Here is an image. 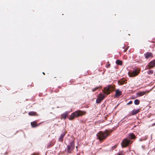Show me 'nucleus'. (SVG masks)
Listing matches in <instances>:
<instances>
[{
	"instance_id": "f257e3e1",
	"label": "nucleus",
	"mask_w": 155,
	"mask_h": 155,
	"mask_svg": "<svg viewBox=\"0 0 155 155\" xmlns=\"http://www.w3.org/2000/svg\"><path fill=\"white\" fill-rule=\"evenodd\" d=\"M85 114V112L84 111H82L81 110H77L71 114L70 116L69 119L70 120H72L75 118L82 116V115Z\"/></svg>"
},
{
	"instance_id": "f03ea898",
	"label": "nucleus",
	"mask_w": 155,
	"mask_h": 155,
	"mask_svg": "<svg viewBox=\"0 0 155 155\" xmlns=\"http://www.w3.org/2000/svg\"><path fill=\"white\" fill-rule=\"evenodd\" d=\"M108 132H100L97 134V136L98 139L100 140H101L106 138L108 136Z\"/></svg>"
},
{
	"instance_id": "7ed1b4c3",
	"label": "nucleus",
	"mask_w": 155,
	"mask_h": 155,
	"mask_svg": "<svg viewBox=\"0 0 155 155\" xmlns=\"http://www.w3.org/2000/svg\"><path fill=\"white\" fill-rule=\"evenodd\" d=\"M74 148V143L73 141L70 142V144L67 147L66 150L68 153H71Z\"/></svg>"
},
{
	"instance_id": "20e7f679",
	"label": "nucleus",
	"mask_w": 155,
	"mask_h": 155,
	"mask_svg": "<svg viewBox=\"0 0 155 155\" xmlns=\"http://www.w3.org/2000/svg\"><path fill=\"white\" fill-rule=\"evenodd\" d=\"M113 90V88L111 85H109L104 88L103 92L104 94L108 95L110 94V91Z\"/></svg>"
},
{
	"instance_id": "39448f33",
	"label": "nucleus",
	"mask_w": 155,
	"mask_h": 155,
	"mask_svg": "<svg viewBox=\"0 0 155 155\" xmlns=\"http://www.w3.org/2000/svg\"><path fill=\"white\" fill-rule=\"evenodd\" d=\"M130 140H129L124 139L122 142V147H126L130 143Z\"/></svg>"
},
{
	"instance_id": "423d86ee",
	"label": "nucleus",
	"mask_w": 155,
	"mask_h": 155,
	"mask_svg": "<svg viewBox=\"0 0 155 155\" xmlns=\"http://www.w3.org/2000/svg\"><path fill=\"white\" fill-rule=\"evenodd\" d=\"M105 96L100 94L99 96H98L96 100L97 103H100L104 99L105 97Z\"/></svg>"
},
{
	"instance_id": "0eeeda50",
	"label": "nucleus",
	"mask_w": 155,
	"mask_h": 155,
	"mask_svg": "<svg viewBox=\"0 0 155 155\" xmlns=\"http://www.w3.org/2000/svg\"><path fill=\"white\" fill-rule=\"evenodd\" d=\"M139 73L137 71H134L131 73H129L128 74L130 77H134L137 76Z\"/></svg>"
},
{
	"instance_id": "6e6552de",
	"label": "nucleus",
	"mask_w": 155,
	"mask_h": 155,
	"mask_svg": "<svg viewBox=\"0 0 155 155\" xmlns=\"http://www.w3.org/2000/svg\"><path fill=\"white\" fill-rule=\"evenodd\" d=\"M150 91H142V92H138L137 93V97H139L142 96L143 95L146 93H148Z\"/></svg>"
},
{
	"instance_id": "1a4fd4ad",
	"label": "nucleus",
	"mask_w": 155,
	"mask_h": 155,
	"mask_svg": "<svg viewBox=\"0 0 155 155\" xmlns=\"http://www.w3.org/2000/svg\"><path fill=\"white\" fill-rule=\"evenodd\" d=\"M155 66V59L150 62L149 64V69L152 68Z\"/></svg>"
},
{
	"instance_id": "9d476101",
	"label": "nucleus",
	"mask_w": 155,
	"mask_h": 155,
	"mask_svg": "<svg viewBox=\"0 0 155 155\" xmlns=\"http://www.w3.org/2000/svg\"><path fill=\"white\" fill-rule=\"evenodd\" d=\"M122 91H120L119 90H117L116 91L114 97L116 98L122 95Z\"/></svg>"
},
{
	"instance_id": "9b49d317",
	"label": "nucleus",
	"mask_w": 155,
	"mask_h": 155,
	"mask_svg": "<svg viewBox=\"0 0 155 155\" xmlns=\"http://www.w3.org/2000/svg\"><path fill=\"white\" fill-rule=\"evenodd\" d=\"M140 110L137 109L136 110L134 109L130 113V115H133L138 113L139 112Z\"/></svg>"
},
{
	"instance_id": "f8f14e48",
	"label": "nucleus",
	"mask_w": 155,
	"mask_h": 155,
	"mask_svg": "<svg viewBox=\"0 0 155 155\" xmlns=\"http://www.w3.org/2000/svg\"><path fill=\"white\" fill-rule=\"evenodd\" d=\"M41 123H40L39 124H37V122L35 121H33L31 123V124L32 127H37Z\"/></svg>"
},
{
	"instance_id": "ddd939ff",
	"label": "nucleus",
	"mask_w": 155,
	"mask_h": 155,
	"mask_svg": "<svg viewBox=\"0 0 155 155\" xmlns=\"http://www.w3.org/2000/svg\"><path fill=\"white\" fill-rule=\"evenodd\" d=\"M69 114L68 112H65L63 113L61 115V118L65 119L68 116Z\"/></svg>"
},
{
	"instance_id": "4468645a",
	"label": "nucleus",
	"mask_w": 155,
	"mask_h": 155,
	"mask_svg": "<svg viewBox=\"0 0 155 155\" xmlns=\"http://www.w3.org/2000/svg\"><path fill=\"white\" fill-rule=\"evenodd\" d=\"M144 55L146 58H148L150 57H152V54L150 52H147L144 54Z\"/></svg>"
},
{
	"instance_id": "2eb2a0df",
	"label": "nucleus",
	"mask_w": 155,
	"mask_h": 155,
	"mask_svg": "<svg viewBox=\"0 0 155 155\" xmlns=\"http://www.w3.org/2000/svg\"><path fill=\"white\" fill-rule=\"evenodd\" d=\"M65 134V132H63L61 134L60 137L59 138V141H63V138L64 137V136Z\"/></svg>"
},
{
	"instance_id": "dca6fc26",
	"label": "nucleus",
	"mask_w": 155,
	"mask_h": 155,
	"mask_svg": "<svg viewBox=\"0 0 155 155\" xmlns=\"http://www.w3.org/2000/svg\"><path fill=\"white\" fill-rule=\"evenodd\" d=\"M36 112L34 111H31L28 113L29 115L30 116H35L36 115Z\"/></svg>"
},
{
	"instance_id": "f3484780",
	"label": "nucleus",
	"mask_w": 155,
	"mask_h": 155,
	"mask_svg": "<svg viewBox=\"0 0 155 155\" xmlns=\"http://www.w3.org/2000/svg\"><path fill=\"white\" fill-rule=\"evenodd\" d=\"M130 138L132 139H134L135 138V136L133 133H130L129 135Z\"/></svg>"
},
{
	"instance_id": "a211bd4d",
	"label": "nucleus",
	"mask_w": 155,
	"mask_h": 155,
	"mask_svg": "<svg viewBox=\"0 0 155 155\" xmlns=\"http://www.w3.org/2000/svg\"><path fill=\"white\" fill-rule=\"evenodd\" d=\"M125 81L123 80H121L118 81V84L119 85H122L125 83Z\"/></svg>"
},
{
	"instance_id": "6ab92c4d",
	"label": "nucleus",
	"mask_w": 155,
	"mask_h": 155,
	"mask_svg": "<svg viewBox=\"0 0 155 155\" xmlns=\"http://www.w3.org/2000/svg\"><path fill=\"white\" fill-rule=\"evenodd\" d=\"M116 63L117 64L119 65H121L122 64V62L121 60H117L116 61Z\"/></svg>"
},
{
	"instance_id": "aec40b11",
	"label": "nucleus",
	"mask_w": 155,
	"mask_h": 155,
	"mask_svg": "<svg viewBox=\"0 0 155 155\" xmlns=\"http://www.w3.org/2000/svg\"><path fill=\"white\" fill-rule=\"evenodd\" d=\"M134 103L135 105H138L140 103V101L136 99L134 100Z\"/></svg>"
},
{
	"instance_id": "412c9836",
	"label": "nucleus",
	"mask_w": 155,
	"mask_h": 155,
	"mask_svg": "<svg viewBox=\"0 0 155 155\" xmlns=\"http://www.w3.org/2000/svg\"><path fill=\"white\" fill-rule=\"evenodd\" d=\"M125 152L123 151H122L118 153L117 155H124Z\"/></svg>"
},
{
	"instance_id": "4be33fe9",
	"label": "nucleus",
	"mask_w": 155,
	"mask_h": 155,
	"mask_svg": "<svg viewBox=\"0 0 155 155\" xmlns=\"http://www.w3.org/2000/svg\"><path fill=\"white\" fill-rule=\"evenodd\" d=\"M153 73V71L152 70H149L148 72V73L149 74H152Z\"/></svg>"
},
{
	"instance_id": "5701e85b",
	"label": "nucleus",
	"mask_w": 155,
	"mask_h": 155,
	"mask_svg": "<svg viewBox=\"0 0 155 155\" xmlns=\"http://www.w3.org/2000/svg\"><path fill=\"white\" fill-rule=\"evenodd\" d=\"M53 144H54L53 143H49L48 144V145L47 146L48 148H49L50 147H51L53 145Z\"/></svg>"
},
{
	"instance_id": "b1692460",
	"label": "nucleus",
	"mask_w": 155,
	"mask_h": 155,
	"mask_svg": "<svg viewBox=\"0 0 155 155\" xmlns=\"http://www.w3.org/2000/svg\"><path fill=\"white\" fill-rule=\"evenodd\" d=\"M99 88V87H96L95 88L92 89V91L93 92H94L97 90Z\"/></svg>"
},
{
	"instance_id": "393cba45",
	"label": "nucleus",
	"mask_w": 155,
	"mask_h": 155,
	"mask_svg": "<svg viewBox=\"0 0 155 155\" xmlns=\"http://www.w3.org/2000/svg\"><path fill=\"white\" fill-rule=\"evenodd\" d=\"M132 103V101H130L127 104V105H129L131 104Z\"/></svg>"
},
{
	"instance_id": "a878e982",
	"label": "nucleus",
	"mask_w": 155,
	"mask_h": 155,
	"mask_svg": "<svg viewBox=\"0 0 155 155\" xmlns=\"http://www.w3.org/2000/svg\"><path fill=\"white\" fill-rule=\"evenodd\" d=\"M117 147V146L115 145L113 147H112V149H114L115 148H116Z\"/></svg>"
},
{
	"instance_id": "bb28decb",
	"label": "nucleus",
	"mask_w": 155,
	"mask_h": 155,
	"mask_svg": "<svg viewBox=\"0 0 155 155\" xmlns=\"http://www.w3.org/2000/svg\"><path fill=\"white\" fill-rule=\"evenodd\" d=\"M128 49V48H127L125 49L124 50V52H125Z\"/></svg>"
},
{
	"instance_id": "cd10ccee",
	"label": "nucleus",
	"mask_w": 155,
	"mask_h": 155,
	"mask_svg": "<svg viewBox=\"0 0 155 155\" xmlns=\"http://www.w3.org/2000/svg\"><path fill=\"white\" fill-rule=\"evenodd\" d=\"M110 64H109L107 65L106 67L107 68H108L110 67Z\"/></svg>"
},
{
	"instance_id": "c85d7f7f",
	"label": "nucleus",
	"mask_w": 155,
	"mask_h": 155,
	"mask_svg": "<svg viewBox=\"0 0 155 155\" xmlns=\"http://www.w3.org/2000/svg\"><path fill=\"white\" fill-rule=\"evenodd\" d=\"M154 125H155V123L154 124H153L152 125V126H154Z\"/></svg>"
},
{
	"instance_id": "c756f323",
	"label": "nucleus",
	"mask_w": 155,
	"mask_h": 155,
	"mask_svg": "<svg viewBox=\"0 0 155 155\" xmlns=\"http://www.w3.org/2000/svg\"><path fill=\"white\" fill-rule=\"evenodd\" d=\"M43 74L44 75H45V73H44V72H43Z\"/></svg>"
}]
</instances>
